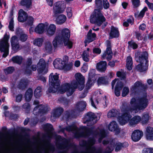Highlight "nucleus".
Returning a JSON list of instances; mask_svg holds the SVG:
<instances>
[{
	"instance_id": "obj_1",
	"label": "nucleus",
	"mask_w": 153,
	"mask_h": 153,
	"mask_svg": "<svg viewBox=\"0 0 153 153\" xmlns=\"http://www.w3.org/2000/svg\"><path fill=\"white\" fill-rule=\"evenodd\" d=\"M148 100L146 97H142L136 99L133 97L131 100L130 108L126 102H123L121 108L123 113L118 117V121L120 125L123 126L129 122L130 125L133 126L138 124L141 120V117L136 115L131 118V110L138 111L145 109L148 105Z\"/></svg>"
},
{
	"instance_id": "obj_2",
	"label": "nucleus",
	"mask_w": 153,
	"mask_h": 153,
	"mask_svg": "<svg viewBox=\"0 0 153 153\" xmlns=\"http://www.w3.org/2000/svg\"><path fill=\"white\" fill-rule=\"evenodd\" d=\"M59 74L56 73L55 74L51 73L49 76V84L50 87L48 88L49 93H55L57 92L63 94L67 91V82L62 84L60 86L61 81L59 79Z\"/></svg>"
},
{
	"instance_id": "obj_3",
	"label": "nucleus",
	"mask_w": 153,
	"mask_h": 153,
	"mask_svg": "<svg viewBox=\"0 0 153 153\" xmlns=\"http://www.w3.org/2000/svg\"><path fill=\"white\" fill-rule=\"evenodd\" d=\"M74 76L75 80H73L71 84L68 83V97L71 95L77 88L81 91L84 87L85 79L82 75L77 73Z\"/></svg>"
},
{
	"instance_id": "obj_4",
	"label": "nucleus",
	"mask_w": 153,
	"mask_h": 153,
	"mask_svg": "<svg viewBox=\"0 0 153 153\" xmlns=\"http://www.w3.org/2000/svg\"><path fill=\"white\" fill-rule=\"evenodd\" d=\"M106 21V19L101 10H95L93 13L91 15L90 18V22L91 24H96L100 26Z\"/></svg>"
},
{
	"instance_id": "obj_5",
	"label": "nucleus",
	"mask_w": 153,
	"mask_h": 153,
	"mask_svg": "<svg viewBox=\"0 0 153 153\" xmlns=\"http://www.w3.org/2000/svg\"><path fill=\"white\" fill-rule=\"evenodd\" d=\"M63 43L65 46H67V28L63 29L61 34L56 35L53 42L55 48H56L58 45H62Z\"/></svg>"
},
{
	"instance_id": "obj_6",
	"label": "nucleus",
	"mask_w": 153,
	"mask_h": 153,
	"mask_svg": "<svg viewBox=\"0 0 153 153\" xmlns=\"http://www.w3.org/2000/svg\"><path fill=\"white\" fill-rule=\"evenodd\" d=\"M97 118V116L94 113L89 111L85 114L83 118V123H87L89 126H93L97 122V121L96 120Z\"/></svg>"
},
{
	"instance_id": "obj_7",
	"label": "nucleus",
	"mask_w": 153,
	"mask_h": 153,
	"mask_svg": "<svg viewBox=\"0 0 153 153\" xmlns=\"http://www.w3.org/2000/svg\"><path fill=\"white\" fill-rule=\"evenodd\" d=\"M54 68L60 70H64L67 71V56H64L63 58V60L58 58L55 59L53 62Z\"/></svg>"
},
{
	"instance_id": "obj_8",
	"label": "nucleus",
	"mask_w": 153,
	"mask_h": 153,
	"mask_svg": "<svg viewBox=\"0 0 153 153\" xmlns=\"http://www.w3.org/2000/svg\"><path fill=\"white\" fill-rule=\"evenodd\" d=\"M66 8V4L63 1H59L55 3L53 7V17H56L59 14L62 13Z\"/></svg>"
},
{
	"instance_id": "obj_9",
	"label": "nucleus",
	"mask_w": 153,
	"mask_h": 153,
	"mask_svg": "<svg viewBox=\"0 0 153 153\" xmlns=\"http://www.w3.org/2000/svg\"><path fill=\"white\" fill-rule=\"evenodd\" d=\"M106 47V48L102 55V57L103 59H105L106 58L107 60L109 61L112 59L113 56L111 43L109 41H107Z\"/></svg>"
},
{
	"instance_id": "obj_10",
	"label": "nucleus",
	"mask_w": 153,
	"mask_h": 153,
	"mask_svg": "<svg viewBox=\"0 0 153 153\" xmlns=\"http://www.w3.org/2000/svg\"><path fill=\"white\" fill-rule=\"evenodd\" d=\"M48 111V105H37L33 109L36 115L38 116L46 114Z\"/></svg>"
},
{
	"instance_id": "obj_11",
	"label": "nucleus",
	"mask_w": 153,
	"mask_h": 153,
	"mask_svg": "<svg viewBox=\"0 0 153 153\" xmlns=\"http://www.w3.org/2000/svg\"><path fill=\"white\" fill-rule=\"evenodd\" d=\"M38 68L37 71L39 74H46L48 72V70L45 69L46 64L44 59L43 58L40 59L37 64Z\"/></svg>"
},
{
	"instance_id": "obj_12",
	"label": "nucleus",
	"mask_w": 153,
	"mask_h": 153,
	"mask_svg": "<svg viewBox=\"0 0 153 153\" xmlns=\"http://www.w3.org/2000/svg\"><path fill=\"white\" fill-rule=\"evenodd\" d=\"M15 34L19 40L22 42H25L28 39V35L25 33L22 29L19 27L16 28Z\"/></svg>"
},
{
	"instance_id": "obj_13",
	"label": "nucleus",
	"mask_w": 153,
	"mask_h": 153,
	"mask_svg": "<svg viewBox=\"0 0 153 153\" xmlns=\"http://www.w3.org/2000/svg\"><path fill=\"white\" fill-rule=\"evenodd\" d=\"M10 42L12 50L14 52H16L20 49V45L17 36H12L10 38Z\"/></svg>"
},
{
	"instance_id": "obj_14",
	"label": "nucleus",
	"mask_w": 153,
	"mask_h": 153,
	"mask_svg": "<svg viewBox=\"0 0 153 153\" xmlns=\"http://www.w3.org/2000/svg\"><path fill=\"white\" fill-rule=\"evenodd\" d=\"M143 134V133L142 131L139 130H135L131 134V139L134 142H137L141 139Z\"/></svg>"
},
{
	"instance_id": "obj_15",
	"label": "nucleus",
	"mask_w": 153,
	"mask_h": 153,
	"mask_svg": "<svg viewBox=\"0 0 153 153\" xmlns=\"http://www.w3.org/2000/svg\"><path fill=\"white\" fill-rule=\"evenodd\" d=\"M28 17V15L26 12L25 11L22 9H20L19 10L18 17V21L23 22L27 20Z\"/></svg>"
},
{
	"instance_id": "obj_16",
	"label": "nucleus",
	"mask_w": 153,
	"mask_h": 153,
	"mask_svg": "<svg viewBox=\"0 0 153 153\" xmlns=\"http://www.w3.org/2000/svg\"><path fill=\"white\" fill-rule=\"evenodd\" d=\"M19 4L27 11L30 10L32 6V0H21Z\"/></svg>"
},
{
	"instance_id": "obj_17",
	"label": "nucleus",
	"mask_w": 153,
	"mask_h": 153,
	"mask_svg": "<svg viewBox=\"0 0 153 153\" xmlns=\"http://www.w3.org/2000/svg\"><path fill=\"white\" fill-rule=\"evenodd\" d=\"M43 128L46 132V137L50 138L51 137L50 134L52 133L54 130L52 125L50 123H46L44 125Z\"/></svg>"
},
{
	"instance_id": "obj_18",
	"label": "nucleus",
	"mask_w": 153,
	"mask_h": 153,
	"mask_svg": "<svg viewBox=\"0 0 153 153\" xmlns=\"http://www.w3.org/2000/svg\"><path fill=\"white\" fill-rule=\"evenodd\" d=\"M109 35V39H112L118 37L119 36V32L118 29L113 26H111Z\"/></svg>"
},
{
	"instance_id": "obj_19",
	"label": "nucleus",
	"mask_w": 153,
	"mask_h": 153,
	"mask_svg": "<svg viewBox=\"0 0 153 153\" xmlns=\"http://www.w3.org/2000/svg\"><path fill=\"white\" fill-rule=\"evenodd\" d=\"M123 84L121 81H118L115 87L114 93L116 96L118 97L120 94V91L123 87Z\"/></svg>"
},
{
	"instance_id": "obj_20",
	"label": "nucleus",
	"mask_w": 153,
	"mask_h": 153,
	"mask_svg": "<svg viewBox=\"0 0 153 153\" xmlns=\"http://www.w3.org/2000/svg\"><path fill=\"white\" fill-rule=\"evenodd\" d=\"M108 129L111 131H115L118 133L120 132L119 126L115 121H113L110 123L108 126Z\"/></svg>"
},
{
	"instance_id": "obj_21",
	"label": "nucleus",
	"mask_w": 153,
	"mask_h": 153,
	"mask_svg": "<svg viewBox=\"0 0 153 153\" xmlns=\"http://www.w3.org/2000/svg\"><path fill=\"white\" fill-rule=\"evenodd\" d=\"M107 62L106 61H101L97 63V69L101 72H105L106 69Z\"/></svg>"
},
{
	"instance_id": "obj_22",
	"label": "nucleus",
	"mask_w": 153,
	"mask_h": 153,
	"mask_svg": "<svg viewBox=\"0 0 153 153\" xmlns=\"http://www.w3.org/2000/svg\"><path fill=\"white\" fill-rule=\"evenodd\" d=\"M28 82L25 79H21L18 83V88L22 90H25L27 87Z\"/></svg>"
},
{
	"instance_id": "obj_23",
	"label": "nucleus",
	"mask_w": 153,
	"mask_h": 153,
	"mask_svg": "<svg viewBox=\"0 0 153 153\" xmlns=\"http://www.w3.org/2000/svg\"><path fill=\"white\" fill-rule=\"evenodd\" d=\"M86 102L80 101L77 103L75 108L77 111L80 112L83 111L86 108Z\"/></svg>"
},
{
	"instance_id": "obj_24",
	"label": "nucleus",
	"mask_w": 153,
	"mask_h": 153,
	"mask_svg": "<svg viewBox=\"0 0 153 153\" xmlns=\"http://www.w3.org/2000/svg\"><path fill=\"white\" fill-rule=\"evenodd\" d=\"M148 53L146 51H145L142 54H141L139 56L138 58L140 63L143 64L144 61H145V64L146 65L148 64Z\"/></svg>"
},
{
	"instance_id": "obj_25",
	"label": "nucleus",
	"mask_w": 153,
	"mask_h": 153,
	"mask_svg": "<svg viewBox=\"0 0 153 153\" xmlns=\"http://www.w3.org/2000/svg\"><path fill=\"white\" fill-rule=\"evenodd\" d=\"M146 136L147 140H153V128L148 126L147 127L146 132Z\"/></svg>"
},
{
	"instance_id": "obj_26",
	"label": "nucleus",
	"mask_w": 153,
	"mask_h": 153,
	"mask_svg": "<svg viewBox=\"0 0 153 153\" xmlns=\"http://www.w3.org/2000/svg\"><path fill=\"white\" fill-rule=\"evenodd\" d=\"M55 22L57 25H61L65 22L66 20L65 16L63 14L58 15L56 17Z\"/></svg>"
},
{
	"instance_id": "obj_27",
	"label": "nucleus",
	"mask_w": 153,
	"mask_h": 153,
	"mask_svg": "<svg viewBox=\"0 0 153 153\" xmlns=\"http://www.w3.org/2000/svg\"><path fill=\"white\" fill-rule=\"evenodd\" d=\"M10 38V36L7 35L6 33L4 35L3 39L1 40L0 42V46L2 47L3 46H9L8 43Z\"/></svg>"
},
{
	"instance_id": "obj_28",
	"label": "nucleus",
	"mask_w": 153,
	"mask_h": 153,
	"mask_svg": "<svg viewBox=\"0 0 153 153\" xmlns=\"http://www.w3.org/2000/svg\"><path fill=\"white\" fill-rule=\"evenodd\" d=\"M33 95V91L32 88H28L26 91L25 94V100L27 102H30L32 99Z\"/></svg>"
},
{
	"instance_id": "obj_29",
	"label": "nucleus",
	"mask_w": 153,
	"mask_h": 153,
	"mask_svg": "<svg viewBox=\"0 0 153 153\" xmlns=\"http://www.w3.org/2000/svg\"><path fill=\"white\" fill-rule=\"evenodd\" d=\"M81 129L84 131V132L81 133V134L83 135L85 137L89 136L92 132V129L88 128L86 126H82L81 128Z\"/></svg>"
},
{
	"instance_id": "obj_30",
	"label": "nucleus",
	"mask_w": 153,
	"mask_h": 153,
	"mask_svg": "<svg viewBox=\"0 0 153 153\" xmlns=\"http://www.w3.org/2000/svg\"><path fill=\"white\" fill-rule=\"evenodd\" d=\"M56 30V26L53 24H51L47 30V35L51 36H53Z\"/></svg>"
},
{
	"instance_id": "obj_31",
	"label": "nucleus",
	"mask_w": 153,
	"mask_h": 153,
	"mask_svg": "<svg viewBox=\"0 0 153 153\" xmlns=\"http://www.w3.org/2000/svg\"><path fill=\"white\" fill-rule=\"evenodd\" d=\"M96 140L93 137H89L87 142L86 140H83L82 141V143L80 145L81 146H85L87 145L91 144L93 145L95 144Z\"/></svg>"
},
{
	"instance_id": "obj_32",
	"label": "nucleus",
	"mask_w": 153,
	"mask_h": 153,
	"mask_svg": "<svg viewBox=\"0 0 153 153\" xmlns=\"http://www.w3.org/2000/svg\"><path fill=\"white\" fill-rule=\"evenodd\" d=\"M45 25L43 23L39 24L35 28V32L39 34H42L45 31Z\"/></svg>"
},
{
	"instance_id": "obj_33",
	"label": "nucleus",
	"mask_w": 153,
	"mask_h": 153,
	"mask_svg": "<svg viewBox=\"0 0 153 153\" xmlns=\"http://www.w3.org/2000/svg\"><path fill=\"white\" fill-rule=\"evenodd\" d=\"M63 109L61 107H58L53 111V116L55 118L59 117L63 111Z\"/></svg>"
},
{
	"instance_id": "obj_34",
	"label": "nucleus",
	"mask_w": 153,
	"mask_h": 153,
	"mask_svg": "<svg viewBox=\"0 0 153 153\" xmlns=\"http://www.w3.org/2000/svg\"><path fill=\"white\" fill-rule=\"evenodd\" d=\"M97 83L98 85H106L108 83V82L106 76L99 77L97 79Z\"/></svg>"
},
{
	"instance_id": "obj_35",
	"label": "nucleus",
	"mask_w": 153,
	"mask_h": 153,
	"mask_svg": "<svg viewBox=\"0 0 153 153\" xmlns=\"http://www.w3.org/2000/svg\"><path fill=\"white\" fill-rule=\"evenodd\" d=\"M56 146L57 148L60 149H65V153H67V138H65L64 143H56Z\"/></svg>"
},
{
	"instance_id": "obj_36",
	"label": "nucleus",
	"mask_w": 153,
	"mask_h": 153,
	"mask_svg": "<svg viewBox=\"0 0 153 153\" xmlns=\"http://www.w3.org/2000/svg\"><path fill=\"white\" fill-rule=\"evenodd\" d=\"M9 46H3L1 47L0 46V51L1 52H4L2 55V57L6 58L9 54Z\"/></svg>"
},
{
	"instance_id": "obj_37",
	"label": "nucleus",
	"mask_w": 153,
	"mask_h": 153,
	"mask_svg": "<svg viewBox=\"0 0 153 153\" xmlns=\"http://www.w3.org/2000/svg\"><path fill=\"white\" fill-rule=\"evenodd\" d=\"M77 116V113L75 110H72L70 111H68V119L76 118Z\"/></svg>"
},
{
	"instance_id": "obj_38",
	"label": "nucleus",
	"mask_w": 153,
	"mask_h": 153,
	"mask_svg": "<svg viewBox=\"0 0 153 153\" xmlns=\"http://www.w3.org/2000/svg\"><path fill=\"white\" fill-rule=\"evenodd\" d=\"M119 114V112L116 109H112L108 113L107 115L108 118L116 117Z\"/></svg>"
},
{
	"instance_id": "obj_39",
	"label": "nucleus",
	"mask_w": 153,
	"mask_h": 153,
	"mask_svg": "<svg viewBox=\"0 0 153 153\" xmlns=\"http://www.w3.org/2000/svg\"><path fill=\"white\" fill-rule=\"evenodd\" d=\"M11 60L13 63L20 65L22 62V56H16L13 57Z\"/></svg>"
},
{
	"instance_id": "obj_40",
	"label": "nucleus",
	"mask_w": 153,
	"mask_h": 153,
	"mask_svg": "<svg viewBox=\"0 0 153 153\" xmlns=\"http://www.w3.org/2000/svg\"><path fill=\"white\" fill-rule=\"evenodd\" d=\"M42 89L40 87H38L34 91V96L37 98H39L42 95Z\"/></svg>"
},
{
	"instance_id": "obj_41",
	"label": "nucleus",
	"mask_w": 153,
	"mask_h": 153,
	"mask_svg": "<svg viewBox=\"0 0 153 153\" xmlns=\"http://www.w3.org/2000/svg\"><path fill=\"white\" fill-rule=\"evenodd\" d=\"M128 48H130L134 50L137 49L138 47V44L133 40L128 42Z\"/></svg>"
},
{
	"instance_id": "obj_42",
	"label": "nucleus",
	"mask_w": 153,
	"mask_h": 153,
	"mask_svg": "<svg viewBox=\"0 0 153 153\" xmlns=\"http://www.w3.org/2000/svg\"><path fill=\"white\" fill-rule=\"evenodd\" d=\"M31 106L28 103H25L22 106V108L25 113L28 114L30 113V110Z\"/></svg>"
},
{
	"instance_id": "obj_43",
	"label": "nucleus",
	"mask_w": 153,
	"mask_h": 153,
	"mask_svg": "<svg viewBox=\"0 0 153 153\" xmlns=\"http://www.w3.org/2000/svg\"><path fill=\"white\" fill-rule=\"evenodd\" d=\"M97 38V35L96 34L94 33L90 35H87L86 39L89 42H91L94 40H95Z\"/></svg>"
},
{
	"instance_id": "obj_44",
	"label": "nucleus",
	"mask_w": 153,
	"mask_h": 153,
	"mask_svg": "<svg viewBox=\"0 0 153 153\" xmlns=\"http://www.w3.org/2000/svg\"><path fill=\"white\" fill-rule=\"evenodd\" d=\"M95 3L97 10H101L103 9L102 1V0H95Z\"/></svg>"
},
{
	"instance_id": "obj_45",
	"label": "nucleus",
	"mask_w": 153,
	"mask_h": 153,
	"mask_svg": "<svg viewBox=\"0 0 153 153\" xmlns=\"http://www.w3.org/2000/svg\"><path fill=\"white\" fill-rule=\"evenodd\" d=\"M44 41V39L42 38H38L35 39L33 42L34 45L39 47L42 46Z\"/></svg>"
},
{
	"instance_id": "obj_46",
	"label": "nucleus",
	"mask_w": 153,
	"mask_h": 153,
	"mask_svg": "<svg viewBox=\"0 0 153 153\" xmlns=\"http://www.w3.org/2000/svg\"><path fill=\"white\" fill-rule=\"evenodd\" d=\"M143 64L140 63L138 64L136 67V69L140 72H143L147 70V68L146 66L143 65Z\"/></svg>"
},
{
	"instance_id": "obj_47",
	"label": "nucleus",
	"mask_w": 153,
	"mask_h": 153,
	"mask_svg": "<svg viewBox=\"0 0 153 153\" xmlns=\"http://www.w3.org/2000/svg\"><path fill=\"white\" fill-rule=\"evenodd\" d=\"M14 70V68L13 67L10 66L4 69V73L7 75L12 73Z\"/></svg>"
},
{
	"instance_id": "obj_48",
	"label": "nucleus",
	"mask_w": 153,
	"mask_h": 153,
	"mask_svg": "<svg viewBox=\"0 0 153 153\" xmlns=\"http://www.w3.org/2000/svg\"><path fill=\"white\" fill-rule=\"evenodd\" d=\"M77 129V126L75 124H73L69 126L68 124V131H75Z\"/></svg>"
},
{
	"instance_id": "obj_49",
	"label": "nucleus",
	"mask_w": 153,
	"mask_h": 153,
	"mask_svg": "<svg viewBox=\"0 0 153 153\" xmlns=\"http://www.w3.org/2000/svg\"><path fill=\"white\" fill-rule=\"evenodd\" d=\"M95 79V78L88 77V80L86 83V86L88 87V88H89L92 85V83Z\"/></svg>"
},
{
	"instance_id": "obj_50",
	"label": "nucleus",
	"mask_w": 153,
	"mask_h": 153,
	"mask_svg": "<svg viewBox=\"0 0 153 153\" xmlns=\"http://www.w3.org/2000/svg\"><path fill=\"white\" fill-rule=\"evenodd\" d=\"M132 3L134 8H137L140 5V0H132Z\"/></svg>"
},
{
	"instance_id": "obj_51",
	"label": "nucleus",
	"mask_w": 153,
	"mask_h": 153,
	"mask_svg": "<svg viewBox=\"0 0 153 153\" xmlns=\"http://www.w3.org/2000/svg\"><path fill=\"white\" fill-rule=\"evenodd\" d=\"M149 115L147 114H143L142 118V123L145 124L147 123L149 119Z\"/></svg>"
},
{
	"instance_id": "obj_52",
	"label": "nucleus",
	"mask_w": 153,
	"mask_h": 153,
	"mask_svg": "<svg viewBox=\"0 0 153 153\" xmlns=\"http://www.w3.org/2000/svg\"><path fill=\"white\" fill-rule=\"evenodd\" d=\"M45 49L48 52H51L52 49V44L49 42H48L45 44Z\"/></svg>"
},
{
	"instance_id": "obj_53",
	"label": "nucleus",
	"mask_w": 153,
	"mask_h": 153,
	"mask_svg": "<svg viewBox=\"0 0 153 153\" xmlns=\"http://www.w3.org/2000/svg\"><path fill=\"white\" fill-rule=\"evenodd\" d=\"M142 153H153V148H144L142 151Z\"/></svg>"
},
{
	"instance_id": "obj_54",
	"label": "nucleus",
	"mask_w": 153,
	"mask_h": 153,
	"mask_svg": "<svg viewBox=\"0 0 153 153\" xmlns=\"http://www.w3.org/2000/svg\"><path fill=\"white\" fill-rule=\"evenodd\" d=\"M129 89L128 87H125L123 89L122 95L123 97L126 96L129 93Z\"/></svg>"
},
{
	"instance_id": "obj_55",
	"label": "nucleus",
	"mask_w": 153,
	"mask_h": 153,
	"mask_svg": "<svg viewBox=\"0 0 153 153\" xmlns=\"http://www.w3.org/2000/svg\"><path fill=\"white\" fill-rule=\"evenodd\" d=\"M8 28L10 30L13 31H14V21L13 18H12L9 22Z\"/></svg>"
},
{
	"instance_id": "obj_56",
	"label": "nucleus",
	"mask_w": 153,
	"mask_h": 153,
	"mask_svg": "<svg viewBox=\"0 0 153 153\" xmlns=\"http://www.w3.org/2000/svg\"><path fill=\"white\" fill-rule=\"evenodd\" d=\"M25 74L27 75H30L32 74V71L30 66H26L25 68Z\"/></svg>"
},
{
	"instance_id": "obj_57",
	"label": "nucleus",
	"mask_w": 153,
	"mask_h": 153,
	"mask_svg": "<svg viewBox=\"0 0 153 153\" xmlns=\"http://www.w3.org/2000/svg\"><path fill=\"white\" fill-rule=\"evenodd\" d=\"M144 85L139 81L136 82L134 84V89H135L136 88L142 87L144 88Z\"/></svg>"
},
{
	"instance_id": "obj_58",
	"label": "nucleus",
	"mask_w": 153,
	"mask_h": 153,
	"mask_svg": "<svg viewBox=\"0 0 153 153\" xmlns=\"http://www.w3.org/2000/svg\"><path fill=\"white\" fill-rule=\"evenodd\" d=\"M121 143L119 142L118 141H117V143L116 144L115 146V151L117 152L120 151L122 148V146H121Z\"/></svg>"
},
{
	"instance_id": "obj_59",
	"label": "nucleus",
	"mask_w": 153,
	"mask_h": 153,
	"mask_svg": "<svg viewBox=\"0 0 153 153\" xmlns=\"http://www.w3.org/2000/svg\"><path fill=\"white\" fill-rule=\"evenodd\" d=\"M135 36L136 38L138 41L142 40L143 39V37L141 34L137 31L135 32Z\"/></svg>"
},
{
	"instance_id": "obj_60",
	"label": "nucleus",
	"mask_w": 153,
	"mask_h": 153,
	"mask_svg": "<svg viewBox=\"0 0 153 153\" xmlns=\"http://www.w3.org/2000/svg\"><path fill=\"white\" fill-rule=\"evenodd\" d=\"M27 24L28 25L31 26L33 25L34 19L32 16H30L27 19Z\"/></svg>"
},
{
	"instance_id": "obj_61",
	"label": "nucleus",
	"mask_w": 153,
	"mask_h": 153,
	"mask_svg": "<svg viewBox=\"0 0 153 153\" xmlns=\"http://www.w3.org/2000/svg\"><path fill=\"white\" fill-rule=\"evenodd\" d=\"M58 100L60 102L64 105L67 104V98L65 97L62 96L58 99Z\"/></svg>"
},
{
	"instance_id": "obj_62",
	"label": "nucleus",
	"mask_w": 153,
	"mask_h": 153,
	"mask_svg": "<svg viewBox=\"0 0 153 153\" xmlns=\"http://www.w3.org/2000/svg\"><path fill=\"white\" fill-rule=\"evenodd\" d=\"M103 6L105 9H108L109 7V4L107 0H102Z\"/></svg>"
},
{
	"instance_id": "obj_63",
	"label": "nucleus",
	"mask_w": 153,
	"mask_h": 153,
	"mask_svg": "<svg viewBox=\"0 0 153 153\" xmlns=\"http://www.w3.org/2000/svg\"><path fill=\"white\" fill-rule=\"evenodd\" d=\"M117 143V142L115 141V138L111 139L109 140V144L111 146L113 147L114 148L115 147L116 144Z\"/></svg>"
},
{
	"instance_id": "obj_64",
	"label": "nucleus",
	"mask_w": 153,
	"mask_h": 153,
	"mask_svg": "<svg viewBox=\"0 0 153 153\" xmlns=\"http://www.w3.org/2000/svg\"><path fill=\"white\" fill-rule=\"evenodd\" d=\"M87 63H84L83 66L81 68V72L83 73L86 72L88 70V65Z\"/></svg>"
}]
</instances>
